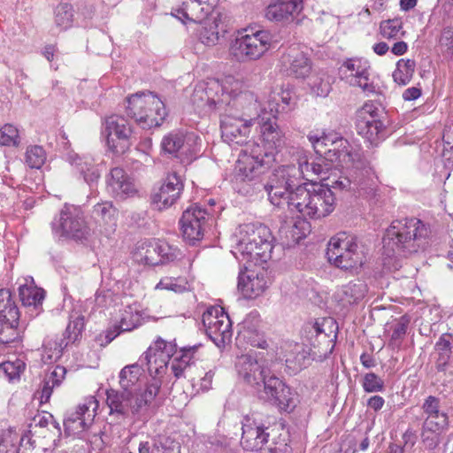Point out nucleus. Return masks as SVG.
<instances>
[{
    "label": "nucleus",
    "mask_w": 453,
    "mask_h": 453,
    "mask_svg": "<svg viewBox=\"0 0 453 453\" xmlns=\"http://www.w3.org/2000/svg\"><path fill=\"white\" fill-rule=\"evenodd\" d=\"M256 390L260 400L275 405L281 411L290 412L298 403L297 393L271 372Z\"/></svg>",
    "instance_id": "nucleus-6"
},
{
    "label": "nucleus",
    "mask_w": 453,
    "mask_h": 453,
    "mask_svg": "<svg viewBox=\"0 0 453 453\" xmlns=\"http://www.w3.org/2000/svg\"><path fill=\"white\" fill-rule=\"evenodd\" d=\"M0 453H17L13 434L11 432L0 434Z\"/></svg>",
    "instance_id": "nucleus-61"
},
{
    "label": "nucleus",
    "mask_w": 453,
    "mask_h": 453,
    "mask_svg": "<svg viewBox=\"0 0 453 453\" xmlns=\"http://www.w3.org/2000/svg\"><path fill=\"white\" fill-rule=\"evenodd\" d=\"M453 347V339L450 334H442L435 343V350L438 354L437 366L443 369L448 364Z\"/></svg>",
    "instance_id": "nucleus-50"
},
{
    "label": "nucleus",
    "mask_w": 453,
    "mask_h": 453,
    "mask_svg": "<svg viewBox=\"0 0 453 453\" xmlns=\"http://www.w3.org/2000/svg\"><path fill=\"white\" fill-rule=\"evenodd\" d=\"M142 366L137 363L126 365L119 372V384L127 395H134L140 400L142 390Z\"/></svg>",
    "instance_id": "nucleus-30"
},
{
    "label": "nucleus",
    "mask_w": 453,
    "mask_h": 453,
    "mask_svg": "<svg viewBox=\"0 0 453 453\" xmlns=\"http://www.w3.org/2000/svg\"><path fill=\"white\" fill-rule=\"evenodd\" d=\"M220 89L218 80L200 81L193 90L191 102L198 110L205 112L222 107L226 100L219 96Z\"/></svg>",
    "instance_id": "nucleus-18"
},
{
    "label": "nucleus",
    "mask_w": 453,
    "mask_h": 453,
    "mask_svg": "<svg viewBox=\"0 0 453 453\" xmlns=\"http://www.w3.org/2000/svg\"><path fill=\"white\" fill-rule=\"evenodd\" d=\"M166 116L163 101L154 93L143 92V128L159 127Z\"/></svg>",
    "instance_id": "nucleus-25"
},
{
    "label": "nucleus",
    "mask_w": 453,
    "mask_h": 453,
    "mask_svg": "<svg viewBox=\"0 0 453 453\" xmlns=\"http://www.w3.org/2000/svg\"><path fill=\"white\" fill-rule=\"evenodd\" d=\"M326 256L331 265L352 273L360 270L365 263L364 252L359 249L357 238L344 232L330 239Z\"/></svg>",
    "instance_id": "nucleus-4"
},
{
    "label": "nucleus",
    "mask_w": 453,
    "mask_h": 453,
    "mask_svg": "<svg viewBox=\"0 0 453 453\" xmlns=\"http://www.w3.org/2000/svg\"><path fill=\"white\" fill-rule=\"evenodd\" d=\"M429 226L417 218L392 221L383 237L387 256L408 255L423 249L430 237Z\"/></svg>",
    "instance_id": "nucleus-2"
},
{
    "label": "nucleus",
    "mask_w": 453,
    "mask_h": 453,
    "mask_svg": "<svg viewBox=\"0 0 453 453\" xmlns=\"http://www.w3.org/2000/svg\"><path fill=\"white\" fill-rule=\"evenodd\" d=\"M108 191L114 196L132 195L134 191L133 182L119 167L111 169L107 179Z\"/></svg>",
    "instance_id": "nucleus-37"
},
{
    "label": "nucleus",
    "mask_w": 453,
    "mask_h": 453,
    "mask_svg": "<svg viewBox=\"0 0 453 453\" xmlns=\"http://www.w3.org/2000/svg\"><path fill=\"white\" fill-rule=\"evenodd\" d=\"M310 86L316 96L326 97L331 90V78L326 73L314 74L311 78Z\"/></svg>",
    "instance_id": "nucleus-52"
},
{
    "label": "nucleus",
    "mask_w": 453,
    "mask_h": 453,
    "mask_svg": "<svg viewBox=\"0 0 453 453\" xmlns=\"http://www.w3.org/2000/svg\"><path fill=\"white\" fill-rule=\"evenodd\" d=\"M0 330V344H9L15 342L19 337L17 323L11 324L9 321H2Z\"/></svg>",
    "instance_id": "nucleus-60"
},
{
    "label": "nucleus",
    "mask_w": 453,
    "mask_h": 453,
    "mask_svg": "<svg viewBox=\"0 0 453 453\" xmlns=\"http://www.w3.org/2000/svg\"><path fill=\"white\" fill-rule=\"evenodd\" d=\"M74 166L83 175L84 180L88 184L97 180L100 177L99 170L91 158L77 157L74 160Z\"/></svg>",
    "instance_id": "nucleus-51"
},
{
    "label": "nucleus",
    "mask_w": 453,
    "mask_h": 453,
    "mask_svg": "<svg viewBox=\"0 0 453 453\" xmlns=\"http://www.w3.org/2000/svg\"><path fill=\"white\" fill-rule=\"evenodd\" d=\"M250 120H243L235 114L227 113L221 118L222 138L230 145L249 144L247 138L250 135Z\"/></svg>",
    "instance_id": "nucleus-20"
},
{
    "label": "nucleus",
    "mask_w": 453,
    "mask_h": 453,
    "mask_svg": "<svg viewBox=\"0 0 453 453\" xmlns=\"http://www.w3.org/2000/svg\"><path fill=\"white\" fill-rule=\"evenodd\" d=\"M273 236L270 229L262 224H244L234 236L231 252L245 265L238 277V289L246 299H256L268 289L271 280L264 268L249 269L248 265H261L272 257Z\"/></svg>",
    "instance_id": "nucleus-1"
},
{
    "label": "nucleus",
    "mask_w": 453,
    "mask_h": 453,
    "mask_svg": "<svg viewBox=\"0 0 453 453\" xmlns=\"http://www.w3.org/2000/svg\"><path fill=\"white\" fill-rule=\"evenodd\" d=\"M2 368L10 380H14L19 377L21 371L24 369V364L18 362L17 365L12 362H5L2 364Z\"/></svg>",
    "instance_id": "nucleus-63"
},
{
    "label": "nucleus",
    "mask_w": 453,
    "mask_h": 453,
    "mask_svg": "<svg viewBox=\"0 0 453 453\" xmlns=\"http://www.w3.org/2000/svg\"><path fill=\"white\" fill-rule=\"evenodd\" d=\"M226 32L220 15L211 14L199 24L196 35L203 44L211 47L218 44Z\"/></svg>",
    "instance_id": "nucleus-27"
},
{
    "label": "nucleus",
    "mask_w": 453,
    "mask_h": 453,
    "mask_svg": "<svg viewBox=\"0 0 453 453\" xmlns=\"http://www.w3.org/2000/svg\"><path fill=\"white\" fill-rule=\"evenodd\" d=\"M17 453H42L40 448L35 445V441H32L28 434L23 435L19 440V445L17 449Z\"/></svg>",
    "instance_id": "nucleus-62"
},
{
    "label": "nucleus",
    "mask_w": 453,
    "mask_h": 453,
    "mask_svg": "<svg viewBox=\"0 0 453 453\" xmlns=\"http://www.w3.org/2000/svg\"><path fill=\"white\" fill-rule=\"evenodd\" d=\"M270 113L275 119V113L278 112L277 109L269 103ZM261 140L263 144L260 145L263 149L264 156L267 159L274 160V155L278 152L279 149L284 145L285 139L282 130L280 128L275 119L267 117L260 126Z\"/></svg>",
    "instance_id": "nucleus-19"
},
{
    "label": "nucleus",
    "mask_w": 453,
    "mask_h": 453,
    "mask_svg": "<svg viewBox=\"0 0 453 453\" xmlns=\"http://www.w3.org/2000/svg\"><path fill=\"white\" fill-rule=\"evenodd\" d=\"M236 369L239 377L256 389L270 373V370L250 354L242 355L238 357Z\"/></svg>",
    "instance_id": "nucleus-21"
},
{
    "label": "nucleus",
    "mask_w": 453,
    "mask_h": 453,
    "mask_svg": "<svg viewBox=\"0 0 453 453\" xmlns=\"http://www.w3.org/2000/svg\"><path fill=\"white\" fill-rule=\"evenodd\" d=\"M200 345L186 346L176 351V356L171 363V370L175 378L179 379L186 375V372L195 364L196 352Z\"/></svg>",
    "instance_id": "nucleus-35"
},
{
    "label": "nucleus",
    "mask_w": 453,
    "mask_h": 453,
    "mask_svg": "<svg viewBox=\"0 0 453 453\" xmlns=\"http://www.w3.org/2000/svg\"><path fill=\"white\" fill-rule=\"evenodd\" d=\"M362 387L367 393L381 392L385 388L383 380L374 372L365 374Z\"/></svg>",
    "instance_id": "nucleus-59"
},
{
    "label": "nucleus",
    "mask_w": 453,
    "mask_h": 453,
    "mask_svg": "<svg viewBox=\"0 0 453 453\" xmlns=\"http://www.w3.org/2000/svg\"><path fill=\"white\" fill-rule=\"evenodd\" d=\"M368 291L365 281L357 280L343 285L337 292V296L343 303L353 304L363 300Z\"/></svg>",
    "instance_id": "nucleus-38"
},
{
    "label": "nucleus",
    "mask_w": 453,
    "mask_h": 453,
    "mask_svg": "<svg viewBox=\"0 0 453 453\" xmlns=\"http://www.w3.org/2000/svg\"><path fill=\"white\" fill-rule=\"evenodd\" d=\"M219 85L221 88L219 96L226 100L223 102V105H230L233 102L234 106V103L238 102L241 95L250 92L243 90V83L233 76L225 77L219 81Z\"/></svg>",
    "instance_id": "nucleus-41"
},
{
    "label": "nucleus",
    "mask_w": 453,
    "mask_h": 453,
    "mask_svg": "<svg viewBox=\"0 0 453 453\" xmlns=\"http://www.w3.org/2000/svg\"><path fill=\"white\" fill-rule=\"evenodd\" d=\"M408 321L402 318L394 325L391 339L394 341L401 339L407 331Z\"/></svg>",
    "instance_id": "nucleus-64"
},
{
    "label": "nucleus",
    "mask_w": 453,
    "mask_h": 453,
    "mask_svg": "<svg viewBox=\"0 0 453 453\" xmlns=\"http://www.w3.org/2000/svg\"><path fill=\"white\" fill-rule=\"evenodd\" d=\"M402 29L403 23L399 19L383 20L380 25L382 37L388 40L395 39L400 32H402V35H404V31H402Z\"/></svg>",
    "instance_id": "nucleus-56"
},
{
    "label": "nucleus",
    "mask_w": 453,
    "mask_h": 453,
    "mask_svg": "<svg viewBox=\"0 0 453 453\" xmlns=\"http://www.w3.org/2000/svg\"><path fill=\"white\" fill-rule=\"evenodd\" d=\"M143 453H180V442L171 435L150 437L143 442Z\"/></svg>",
    "instance_id": "nucleus-36"
},
{
    "label": "nucleus",
    "mask_w": 453,
    "mask_h": 453,
    "mask_svg": "<svg viewBox=\"0 0 453 453\" xmlns=\"http://www.w3.org/2000/svg\"><path fill=\"white\" fill-rule=\"evenodd\" d=\"M84 325V317L81 315L77 316L75 319L69 321L63 334V337L59 341L54 342L53 343L48 342L44 346L50 349H53L57 357L60 356L68 345L74 343L81 338Z\"/></svg>",
    "instance_id": "nucleus-29"
},
{
    "label": "nucleus",
    "mask_w": 453,
    "mask_h": 453,
    "mask_svg": "<svg viewBox=\"0 0 453 453\" xmlns=\"http://www.w3.org/2000/svg\"><path fill=\"white\" fill-rule=\"evenodd\" d=\"M236 342L238 344L247 342L252 347L265 348V342L261 340L260 334L255 326H251L250 317L242 324Z\"/></svg>",
    "instance_id": "nucleus-46"
},
{
    "label": "nucleus",
    "mask_w": 453,
    "mask_h": 453,
    "mask_svg": "<svg viewBox=\"0 0 453 453\" xmlns=\"http://www.w3.org/2000/svg\"><path fill=\"white\" fill-rule=\"evenodd\" d=\"M105 132L109 150L115 155L124 154L130 147L131 127L127 120L118 115L106 119Z\"/></svg>",
    "instance_id": "nucleus-15"
},
{
    "label": "nucleus",
    "mask_w": 453,
    "mask_h": 453,
    "mask_svg": "<svg viewBox=\"0 0 453 453\" xmlns=\"http://www.w3.org/2000/svg\"><path fill=\"white\" fill-rule=\"evenodd\" d=\"M142 321V315L139 311H135V313H134V311L132 307H128V310L125 311V313L123 314L121 320L119 325L115 324L114 326L109 327L105 331L104 338L105 342L104 343H101V345H107L110 342H111L120 333L123 332H129L133 330L134 328H136L140 326Z\"/></svg>",
    "instance_id": "nucleus-34"
},
{
    "label": "nucleus",
    "mask_w": 453,
    "mask_h": 453,
    "mask_svg": "<svg viewBox=\"0 0 453 453\" xmlns=\"http://www.w3.org/2000/svg\"><path fill=\"white\" fill-rule=\"evenodd\" d=\"M234 107L242 111V114L238 115L240 118L243 120H250L251 126L256 120L261 119L264 121L267 118L266 109L262 108L261 103L257 101L252 92L241 95Z\"/></svg>",
    "instance_id": "nucleus-28"
},
{
    "label": "nucleus",
    "mask_w": 453,
    "mask_h": 453,
    "mask_svg": "<svg viewBox=\"0 0 453 453\" xmlns=\"http://www.w3.org/2000/svg\"><path fill=\"white\" fill-rule=\"evenodd\" d=\"M19 296L24 306L36 308L44 299V291L36 287L22 285L19 288Z\"/></svg>",
    "instance_id": "nucleus-49"
},
{
    "label": "nucleus",
    "mask_w": 453,
    "mask_h": 453,
    "mask_svg": "<svg viewBox=\"0 0 453 453\" xmlns=\"http://www.w3.org/2000/svg\"><path fill=\"white\" fill-rule=\"evenodd\" d=\"M126 112L135 122L142 121V93L136 92L127 99Z\"/></svg>",
    "instance_id": "nucleus-55"
},
{
    "label": "nucleus",
    "mask_w": 453,
    "mask_h": 453,
    "mask_svg": "<svg viewBox=\"0 0 453 453\" xmlns=\"http://www.w3.org/2000/svg\"><path fill=\"white\" fill-rule=\"evenodd\" d=\"M176 350L177 344L174 340L165 341L161 337L157 338L147 349L145 358L152 381L147 384L143 391V403L149 404L150 413H153L160 405L157 395L162 383L161 377L165 372L167 364Z\"/></svg>",
    "instance_id": "nucleus-3"
},
{
    "label": "nucleus",
    "mask_w": 453,
    "mask_h": 453,
    "mask_svg": "<svg viewBox=\"0 0 453 453\" xmlns=\"http://www.w3.org/2000/svg\"><path fill=\"white\" fill-rule=\"evenodd\" d=\"M106 396V403L111 409V413L125 414L128 408L131 409L133 413H135L141 408V400L136 403L135 396L127 395L124 390L119 393L115 389H108Z\"/></svg>",
    "instance_id": "nucleus-31"
},
{
    "label": "nucleus",
    "mask_w": 453,
    "mask_h": 453,
    "mask_svg": "<svg viewBox=\"0 0 453 453\" xmlns=\"http://www.w3.org/2000/svg\"><path fill=\"white\" fill-rule=\"evenodd\" d=\"M380 120V109L372 101H368L357 111V122Z\"/></svg>",
    "instance_id": "nucleus-58"
},
{
    "label": "nucleus",
    "mask_w": 453,
    "mask_h": 453,
    "mask_svg": "<svg viewBox=\"0 0 453 453\" xmlns=\"http://www.w3.org/2000/svg\"><path fill=\"white\" fill-rule=\"evenodd\" d=\"M207 335L217 346L225 345L232 338V324L227 313L220 306H211L203 314Z\"/></svg>",
    "instance_id": "nucleus-14"
},
{
    "label": "nucleus",
    "mask_w": 453,
    "mask_h": 453,
    "mask_svg": "<svg viewBox=\"0 0 453 453\" xmlns=\"http://www.w3.org/2000/svg\"><path fill=\"white\" fill-rule=\"evenodd\" d=\"M357 134L371 145H377L385 136L384 125L380 120H367L356 123Z\"/></svg>",
    "instance_id": "nucleus-40"
},
{
    "label": "nucleus",
    "mask_w": 453,
    "mask_h": 453,
    "mask_svg": "<svg viewBox=\"0 0 453 453\" xmlns=\"http://www.w3.org/2000/svg\"><path fill=\"white\" fill-rule=\"evenodd\" d=\"M289 153L294 157V160L297 162L298 170L303 178L309 180L311 173L314 175H324L322 179H326V175L329 170L326 165L324 164V160L321 162H313L311 165L308 163L306 151L303 148H291Z\"/></svg>",
    "instance_id": "nucleus-32"
},
{
    "label": "nucleus",
    "mask_w": 453,
    "mask_h": 453,
    "mask_svg": "<svg viewBox=\"0 0 453 453\" xmlns=\"http://www.w3.org/2000/svg\"><path fill=\"white\" fill-rule=\"evenodd\" d=\"M340 73L342 79L349 86L359 88L366 95L376 93V86L372 79V65L367 58H347L342 64Z\"/></svg>",
    "instance_id": "nucleus-10"
},
{
    "label": "nucleus",
    "mask_w": 453,
    "mask_h": 453,
    "mask_svg": "<svg viewBox=\"0 0 453 453\" xmlns=\"http://www.w3.org/2000/svg\"><path fill=\"white\" fill-rule=\"evenodd\" d=\"M288 208L296 209L303 217L320 219L329 215L334 210V200H289Z\"/></svg>",
    "instance_id": "nucleus-26"
},
{
    "label": "nucleus",
    "mask_w": 453,
    "mask_h": 453,
    "mask_svg": "<svg viewBox=\"0 0 453 453\" xmlns=\"http://www.w3.org/2000/svg\"><path fill=\"white\" fill-rule=\"evenodd\" d=\"M74 10L69 3H60L54 10V23L62 31L73 27Z\"/></svg>",
    "instance_id": "nucleus-47"
},
{
    "label": "nucleus",
    "mask_w": 453,
    "mask_h": 453,
    "mask_svg": "<svg viewBox=\"0 0 453 453\" xmlns=\"http://www.w3.org/2000/svg\"><path fill=\"white\" fill-rule=\"evenodd\" d=\"M19 143V131L12 124H5L0 128V144L3 146H17Z\"/></svg>",
    "instance_id": "nucleus-57"
},
{
    "label": "nucleus",
    "mask_w": 453,
    "mask_h": 453,
    "mask_svg": "<svg viewBox=\"0 0 453 453\" xmlns=\"http://www.w3.org/2000/svg\"><path fill=\"white\" fill-rule=\"evenodd\" d=\"M94 213L100 216L104 221V234L106 236H111L116 231V215L117 210L113 207L109 200L98 203L94 207Z\"/></svg>",
    "instance_id": "nucleus-43"
},
{
    "label": "nucleus",
    "mask_w": 453,
    "mask_h": 453,
    "mask_svg": "<svg viewBox=\"0 0 453 453\" xmlns=\"http://www.w3.org/2000/svg\"><path fill=\"white\" fill-rule=\"evenodd\" d=\"M272 35L266 30L240 33L230 46L231 55L239 62L260 58L271 47Z\"/></svg>",
    "instance_id": "nucleus-7"
},
{
    "label": "nucleus",
    "mask_w": 453,
    "mask_h": 453,
    "mask_svg": "<svg viewBox=\"0 0 453 453\" xmlns=\"http://www.w3.org/2000/svg\"><path fill=\"white\" fill-rule=\"evenodd\" d=\"M52 226L54 230L61 232V236L76 241H87L92 234V230L85 220L81 210L69 203L65 204L60 211L59 219Z\"/></svg>",
    "instance_id": "nucleus-11"
},
{
    "label": "nucleus",
    "mask_w": 453,
    "mask_h": 453,
    "mask_svg": "<svg viewBox=\"0 0 453 453\" xmlns=\"http://www.w3.org/2000/svg\"><path fill=\"white\" fill-rule=\"evenodd\" d=\"M184 188V184L176 173L167 174L158 190L155 193V198H178Z\"/></svg>",
    "instance_id": "nucleus-42"
},
{
    "label": "nucleus",
    "mask_w": 453,
    "mask_h": 453,
    "mask_svg": "<svg viewBox=\"0 0 453 453\" xmlns=\"http://www.w3.org/2000/svg\"><path fill=\"white\" fill-rule=\"evenodd\" d=\"M200 138L195 133L172 132L161 142L162 150L178 157L184 165L190 164L200 152Z\"/></svg>",
    "instance_id": "nucleus-12"
},
{
    "label": "nucleus",
    "mask_w": 453,
    "mask_h": 453,
    "mask_svg": "<svg viewBox=\"0 0 453 453\" xmlns=\"http://www.w3.org/2000/svg\"><path fill=\"white\" fill-rule=\"evenodd\" d=\"M188 288L187 280L180 277H164L155 287V289L169 290L174 293H183L188 290Z\"/></svg>",
    "instance_id": "nucleus-54"
},
{
    "label": "nucleus",
    "mask_w": 453,
    "mask_h": 453,
    "mask_svg": "<svg viewBox=\"0 0 453 453\" xmlns=\"http://www.w3.org/2000/svg\"><path fill=\"white\" fill-rule=\"evenodd\" d=\"M311 231V224L306 219H291L281 224L278 232V239L283 248L288 249L305 239Z\"/></svg>",
    "instance_id": "nucleus-22"
},
{
    "label": "nucleus",
    "mask_w": 453,
    "mask_h": 453,
    "mask_svg": "<svg viewBox=\"0 0 453 453\" xmlns=\"http://www.w3.org/2000/svg\"><path fill=\"white\" fill-rule=\"evenodd\" d=\"M98 402L94 396L85 399L75 411L67 413L64 419L65 432L67 435H76L87 429L93 422Z\"/></svg>",
    "instance_id": "nucleus-17"
},
{
    "label": "nucleus",
    "mask_w": 453,
    "mask_h": 453,
    "mask_svg": "<svg viewBox=\"0 0 453 453\" xmlns=\"http://www.w3.org/2000/svg\"><path fill=\"white\" fill-rule=\"evenodd\" d=\"M293 166H282L273 175L267 184L265 185V189L269 197L282 198L286 194L288 196L295 195L296 197L313 198L314 196H326V192H330V189H325L320 184L317 182L304 183L297 186L295 190L293 186L286 180V174L289 170L294 169Z\"/></svg>",
    "instance_id": "nucleus-5"
},
{
    "label": "nucleus",
    "mask_w": 453,
    "mask_h": 453,
    "mask_svg": "<svg viewBox=\"0 0 453 453\" xmlns=\"http://www.w3.org/2000/svg\"><path fill=\"white\" fill-rule=\"evenodd\" d=\"M269 434L265 433L263 425L257 423L250 417H245L242 421V434L241 445L244 450L258 453H288L287 444L272 442L268 445Z\"/></svg>",
    "instance_id": "nucleus-9"
},
{
    "label": "nucleus",
    "mask_w": 453,
    "mask_h": 453,
    "mask_svg": "<svg viewBox=\"0 0 453 453\" xmlns=\"http://www.w3.org/2000/svg\"><path fill=\"white\" fill-rule=\"evenodd\" d=\"M168 245L155 238L147 239L143 242V263L149 265H157L163 263L165 256L167 254Z\"/></svg>",
    "instance_id": "nucleus-39"
},
{
    "label": "nucleus",
    "mask_w": 453,
    "mask_h": 453,
    "mask_svg": "<svg viewBox=\"0 0 453 453\" xmlns=\"http://www.w3.org/2000/svg\"><path fill=\"white\" fill-rule=\"evenodd\" d=\"M303 9V0H275L265 10V17L274 22H292Z\"/></svg>",
    "instance_id": "nucleus-23"
},
{
    "label": "nucleus",
    "mask_w": 453,
    "mask_h": 453,
    "mask_svg": "<svg viewBox=\"0 0 453 453\" xmlns=\"http://www.w3.org/2000/svg\"><path fill=\"white\" fill-rule=\"evenodd\" d=\"M309 139L312 142L314 149L317 151L322 152L320 150L322 146L326 147V146L331 145L333 148H329L328 151L331 152L332 150H334V151L337 150V153H338L337 157L339 158L342 156H343V157L349 156V154L347 150L344 151L343 150H339L340 148L345 149L347 147V145H348L347 140H344L342 137H336V134L322 135L321 137L311 136Z\"/></svg>",
    "instance_id": "nucleus-44"
},
{
    "label": "nucleus",
    "mask_w": 453,
    "mask_h": 453,
    "mask_svg": "<svg viewBox=\"0 0 453 453\" xmlns=\"http://www.w3.org/2000/svg\"><path fill=\"white\" fill-rule=\"evenodd\" d=\"M19 319L18 307L12 300L11 292L8 289H0V320L17 323Z\"/></svg>",
    "instance_id": "nucleus-45"
},
{
    "label": "nucleus",
    "mask_w": 453,
    "mask_h": 453,
    "mask_svg": "<svg viewBox=\"0 0 453 453\" xmlns=\"http://www.w3.org/2000/svg\"><path fill=\"white\" fill-rule=\"evenodd\" d=\"M421 409L425 417L421 431L422 440L429 447H435L439 436L449 426L448 415L441 410L440 399L433 395L425 399Z\"/></svg>",
    "instance_id": "nucleus-8"
},
{
    "label": "nucleus",
    "mask_w": 453,
    "mask_h": 453,
    "mask_svg": "<svg viewBox=\"0 0 453 453\" xmlns=\"http://www.w3.org/2000/svg\"><path fill=\"white\" fill-rule=\"evenodd\" d=\"M280 63L286 73L296 78L306 77L311 69L309 58L297 48H290L283 54Z\"/></svg>",
    "instance_id": "nucleus-24"
},
{
    "label": "nucleus",
    "mask_w": 453,
    "mask_h": 453,
    "mask_svg": "<svg viewBox=\"0 0 453 453\" xmlns=\"http://www.w3.org/2000/svg\"><path fill=\"white\" fill-rule=\"evenodd\" d=\"M211 6L205 5L197 0L183 2L181 6L175 10L174 16L183 23L193 22L200 24L209 13Z\"/></svg>",
    "instance_id": "nucleus-33"
},
{
    "label": "nucleus",
    "mask_w": 453,
    "mask_h": 453,
    "mask_svg": "<svg viewBox=\"0 0 453 453\" xmlns=\"http://www.w3.org/2000/svg\"><path fill=\"white\" fill-rule=\"evenodd\" d=\"M25 161L30 168L40 169L46 161V152L44 149L39 145L27 147Z\"/></svg>",
    "instance_id": "nucleus-53"
},
{
    "label": "nucleus",
    "mask_w": 453,
    "mask_h": 453,
    "mask_svg": "<svg viewBox=\"0 0 453 453\" xmlns=\"http://www.w3.org/2000/svg\"><path fill=\"white\" fill-rule=\"evenodd\" d=\"M273 162L264 156L260 144L251 142L241 150L236 161L237 176L242 180H251L262 173V169Z\"/></svg>",
    "instance_id": "nucleus-13"
},
{
    "label": "nucleus",
    "mask_w": 453,
    "mask_h": 453,
    "mask_svg": "<svg viewBox=\"0 0 453 453\" xmlns=\"http://www.w3.org/2000/svg\"><path fill=\"white\" fill-rule=\"evenodd\" d=\"M207 216V211L197 204L183 211L180 219V230L183 238L190 244H195L203 239Z\"/></svg>",
    "instance_id": "nucleus-16"
},
{
    "label": "nucleus",
    "mask_w": 453,
    "mask_h": 453,
    "mask_svg": "<svg viewBox=\"0 0 453 453\" xmlns=\"http://www.w3.org/2000/svg\"><path fill=\"white\" fill-rule=\"evenodd\" d=\"M415 65V61L411 59L398 60L392 74L394 81L401 86L408 84L414 74Z\"/></svg>",
    "instance_id": "nucleus-48"
}]
</instances>
